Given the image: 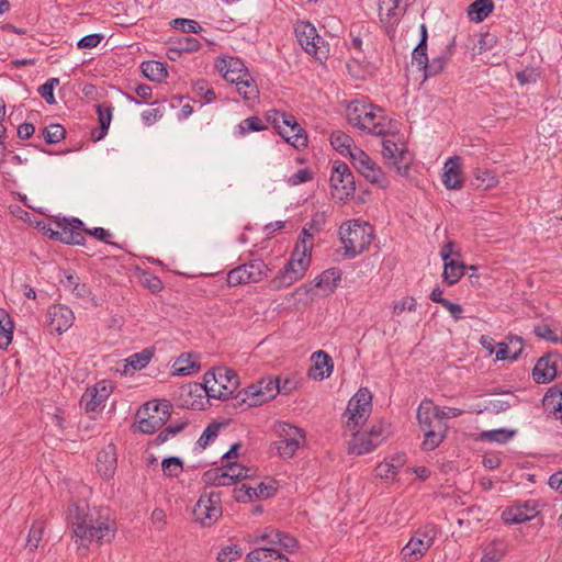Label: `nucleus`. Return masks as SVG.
Listing matches in <instances>:
<instances>
[{
    "mask_svg": "<svg viewBox=\"0 0 562 562\" xmlns=\"http://www.w3.org/2000/svg\"><path fill=\"white\" fill-rule=\"evenodd\" d=\"M170 416V404L167 401L160 403H146L138 411L137 429L143 434H154L159 430Z\"/></svg>",
    "mask_w": 562,
    "mask_h": 562,
    "instance_id": "nucleus-12",
    "label": "nucleus"
},
{
    "mask_svg": "<svg viewBox=\"0 0 562 562\" xmlns=\"http://www.w3.org/2000/svg\"><path fill=\"white\" fill-rule=\"evenodd\" d=\"M562 371V355L549 352L542 356L532 370L535 382L544 384L551 382Z\"/></svg>",
    "mask_w": 562,
    "mask_h": 562,
    "instance_id": "nucleus-17",
    "label": "nucleus"
},
{
    "mask_svg": "<svg viewBox=\"0 0 562 562\" xmlns=\"http://www.w3.org/2000/svg\"><path fill=\"white\" fill-rule=\"evenodd\" d=\"M442 429V425H437L432 428H425V439L422 443V449L425 451H431L436 449L445 438Z\"/></svg>",
    "mask_w": 562,
    "mask_h": 562,
    "instance_id": "nucleus-41",
    "label": "nucleus"
},
{
    "mask_svg": "<svg viewBox=\"0 0 562 562\" xmlns=\"http://www.w3.org/2000/svg\"><path fill=\"white\" fill-rule=\"evenodd\" d=\"M14 324L11 316L0 308V349L7 350L13 339Z\"/></svg>",
    "mask_w": 562,
    "mask_h": 562,
    "instance_id": "nucleus-35",
    "label": "nucleus"
},
{
    "mask_svg": "<svg viewBox=\"0 0 562 562\" xmlns=\"http://www.w3.org/2000/svg\"><path fill=\"white\" fill-rule=\"evenodd\" d=\"M203 380L206 387V396L226 400L237 390L239 384L237 373L229 368H216L207 371Z\"/></svg>",
    "mask_w": 562,
    "mask_h": 562,
    "instance_id": "nucleus-8",
    "label": "nucleus"
},
{
    "mask_svg": "<svg viewBox=\"0 0 562 562\" xmlns=\"http://www.w3.org/2000/svg\"><path fill=\"white\" fill-rule=\"evenodd\" d=\"M172 29L181 31L187 34H199L203 31V27L191 19L177 18L170 22Z\"/></svg>",
    "mask_w": 562,
    "mask_h": 562,
    "instance_id": "nucleus-48",
    "label": "nucleus"
},
{
    "mask_svg": "<svg viewBox=\"0 0 562 562\" xmlns=\"http://www.w3.org/2000/svg\"><path fill=\"white\" fill-rule=\"evenodd\" d=\"M140 68L143 75L151 81L160 82L168 76L166 65L158 60L143 61Z\"/></svg>",
    "mask_w": 562,
    "mask_h": 562,
    "instance_id": "nucleus-36",
    "label": "nucleus"
},
{
    "mask_svg": "<svg viewBox=\"0 0 562 562\" xmlns=\"http://www.w3.org/2000/svg\"><path fill=\"white\" fill-rule=\"evenodd\" d=\"M330 144L337 153L345 157H349L351 162L353 161V155L357 154L356 151H363L361 148L355 146V142L351 136L341 131L331 133Z\"/></svg>",
    "mask_w": 562,
    "mask_h": 562,
    "instance_id": "nucleus-25",
    "label": "nucleus"
},
{
    "mask_svg": "<svg viewBox=\"0 0 562 562\" xmlns=\"http://www.w3.org/2000/svg\"><path fill=\"white\" fill-rule=\"evenodd\" d=\"M372 411V394L367 387H360L349 400L345 415L350 431H357L369 418Z\"/></svg>",
    "mask_w": 562,
    "mask_h": 562,
    "instance_id": "nucleus-11",
    "label": "nucleus"
},
{
    "mask_svg": "<svg viewBox=\"0 0 562 562\" xmlns=\"http://www.w3.org/2000/svg\"><path fill=\"white\" fill-rule=\"evenodd\" d=\"M278 385H279V382L276 379H272V378H266V379H261L260 381H258V387L260 389V393H261V397L260 398H256V401H250L249 402V406H258V405H261L272 398L276 397V395L278 394Z\"/></svg>",
    "mask_w": 562,
    "mask_h": 562,
    "instance_id": "nucleus-31",
    "label": "nucleus"
},
{
    "mask_svg": "<svg viewBox=\"0 0 562 562\" xmlns=\"http://www.w3.org/2000/svg\"><path fill=\"white\" fill-rule=\"evenodd\" d=\"M382 145V154L385 159L391 160L396 166L404 159V155L406 154L404 143L385 138L383 139Z\"/></svg>",
    "mask_w": 562,
    "mask_h": 562,
    "instance_id": "nucleus-33",
    "label": "nucleus"
},
{
    "mask_svg": "<svg viewBox=\"0 0 562 562\" xmlns=\"http://www.w3.org/2000/svg\"><path fill=\"white\" fill-rule=\"evenodd\" d=\"M349 124L359 131L375 136L386 137L397 131L396 124L385 111L366 100H352L347 106Z\"/></svg>",
    "mask_w": 562,
    "mask_h": 562,
    "instance_id": "nucleus-2",
    "label": "nucleus"
},
{
    "mask_svg": "<svg viewBox=\"0 0 562 562\" xmlns=\"http://www.w3.org/2000/svg\"><path fill=\"white\" fill-rule=\"evenodd\" d=\"M203 479L205 483L214 486H231L235 484L223 467L206 471Z\"/></svg>",
    "mask_w": 562,
    "mask_h": 562,
    "instance_id": "nucleus-40",
    "label": "nucleus"
},
{
    "mask_svg": "<svg viewBox=\"0 0 562 562\" xmlns=\"http://www.w3.org/2000/svg\"><path fill=\"white\" fill-rule=\"evenodd\" d=\"M339 237L344 245V257L352 259L369 248L374 238V229L368 222L352 220L339 227Z\"/></svg>",
    "mask_w": 562,
    "mask_h": 562,
    "instance_id": "nucleus-4",
    "label": "nucleus"
},
{
    "mask_svg": "<svg viewBox=\"0 0 562 562\" xmlns=\"http://www.w3.org/2000/svg\"><path fill=\"white\" fill-rule=\"evenodd\" d=\"M217 70L223 75L225 80L236 85L244 79V74H248L243 60L237 57L227 56L216 61Z\"/></svg>",
    "mask_w": 562,
    "mask_h": 562,
    "instance_id": "nucleus-20",
    "label": "nucleus"
},
{
    "mask_svg": "<svg viewBox=\"0 0 562 562\" xmlns=\"http://www.w3.org/2000/svg\"><path fill=\"white\" fill-rule=\"evenodd\" d=\"M295 36L301 47L317 60L327 59L329 45L318 35L316 27L307 21H299L294 25Z\"/></svg>",
    "mask_w": 562,
    "mask_h": 562,
    "instance_id": "nucleus-10",
    "label": "nucleus"
},
{
    "mask_svg": "<svg viewBox=\"0 0 562 562\" xmlns=\"http://www.w3.org/2000/svg\"><path fill=\"white\" fill-rule=\"evenodd\" d=\"M260 389L258 387V382L250 384L246 389H243L239 391L236 395V398H240L243 403H247L249 405L250 401H256V398H260L261 393Z\"/></svg>",
    "mask_w": 562,
    "mask_h": 562,
    "instance_id": "nucleus-61",
    "label": "nucleus"
},
{
    "mask_svg": "<svg viewBox=\"0 0 562 562\" xmlns=\"http://www.w3.org/2000/svg\"><path fill=\"white\" fill-rule=\"evenodd\" d=\"M268 267L261 259L240 265L227 273L228 286L260 282L267 277Z\"/></svg>",
    "mask_w": 562,
    "mask_h": 562,
    "instance_id": "nucleus-14",
    "label": "nucleus"
},
{
    "mask_svg": "<svg viewBox=\"0 0 562 562\" xmlns=\"http://www.w3.org/2000/svg\"><path fill=\"white\" fill-rule=\"evenodd\" d=\"M44 529L45 521L43 520L37 519L32 524L26 539V547L30 551H35L38 548L43 538Z\"/></svg>",
    "mask_w": 562,
    "mask_h": 562,
    "instance_id": "nucleus-45",
    "label": "nucleus"
},
{
    "mask_svg": "<svg viewBox=\"0 0 562 562\" xmlns=\"http://www.w3.org/2000/svg\"><path fill=\"white\" fill-rule=\"evenodd\" d=\"M113 391L110 381L101 380L93 386L88 387L81 396L80 405L86 412H95L109 398Z\"/></svg>",
    "mask_w": 562,
    "mask_h": 562,
    "instance_id": "nucleus-18",
    "label": "nucleus"
},
{
    "mask_svg": "<svg viewBox=\"0 0 562 562\" xmlns=\"http://www.w3.org/2000/svg\"><path fill=\"white\" fill-rule=\"evenodd\" d=\"M74 319L72 311L65 305L55 304L47 310L46 322L50 331H55L59 335L65 333L72 326Z\"/></svg>",
    "mask_w": 562,
    "mask_h": 562,
    "instance_id": "nucleus-19",
    "label": "nucleus"
},
{
    "mask_svg": "<svg viewBox=\"0 0 562 562\" xmlns=\"http://www.w3.org/2000/svg\"><path fill=\"white\" fill-rule=\"evenodd\" d=\"M247 562H290L288 557L276 547H258L251 550L247 557Z\"/></svg>",
    "mask_w": 562,
    "mask_h": 562,
    "instance_id": "nucleus-26",
    "label": "nucleus"
},
{
    "mask_svg": "<svg viewBox=\"0 0 562 562\" xmlns=\"http://www.w3.org/2000/svg\"><path fill=\"white\" fill-rule=\"evenodd\" d=\"M268 120L288 144L296 149L307 147V134L292 114L272 110L268 114Z\"/></svg>",
    "mask_w": 562,
    "mask_h": 562,
    "instance_id": "nucleus-7",
    "label": "nucleus"
},
{
    "mask_svg": "<svg viewBox=\"0 0 562 562\" xmlns=\"http://www.w3.org/2000/svg\"><path fill=\"white\" fill-rule=\"evenodd\" d=\"M194 91L205 104H210L215 101L216 94L212 88H209L204 81H199L194 85Z\"/></svg>",
    "mask_w": 562,
    "mask_h": 562,
    "instance_id": "nucleus-60",
    "label": "nucleus"
},
{
    "mask_svg": "<svg viewBox=\"0 0 562 562\" xmlns=\"http://www.w3.org/2000/svg\"><path fill=\"white\" fill-rule=\"evenodd\" d=\"M193 516L201 526H212L222 516L220 493L202 494L193 508Z\"/></svg>",
    "mask_w": 562,
    "mask_h": 562,
    "instance_id": "nucleus-15",
    "label": "nucleus"
},
{
    "mask_svg": "<svg viewBox=\"0 0 562 562\" xmlns=\"http://www.w3.org/2000/svg\"><path fill=\"white\" fill-rule=\"evenodd\" d=\"M223 468L228 473V476L233 480L234 483L244 479H248L252 475V470L250 468H246L237 462H227L225 465H223Z\"/></svg>",
    "mask_w": 562,
    "mask_h": 562,
    "instance_id": "nucleus-49",
    "label": "nucleus"
},
{
    "mask_svg": "<svg viewBox=\"0 0 562 562\" xmlns=\"http://www.w3.org/2000/svg\"><path fill=\"white\" fill-rule=\"evenodd\" d=\"M404 12L405 7L401 4V0H379V16L386 25H394Z\"/></svg>",
    "mask_w": 562,
    "mask_h": 562,
    "instance_id": "nucleus-24",
    "label": "nucleus"
},
{
    "mask_svg": "<svg viewBox=\"0 0 562 562\" xmlns=\"http://www.w3.org/2000/svg\"><path fill=\"white\" fill-rule=\"evenodd\" d=\"M277 546L288 552H293L297 548L299 542L293 536L280 530V536L277 537L276 541V547Z\"/></svg>",
    "mask_w": 562,
    "mask_h": 562,
    "instance_id": "nucleus-64",
    "label": "nucleus"
},
{
    "mask_svg": "<svg viewBox=\"0 0 562 562\" xmlns=\"http://www.w3.org/2000/svg\"><path fill=\"white\" fill-rule=\"evenodd\" d=\"M494 4L491 0H475L468 10V14L474 22H482L492 13Z\"/></svg>",
    "mask_w": 562,
    "mask_h": 562,
    "instance_id": "nucleus-39",
    "label": "nucleus"
},
{
    "mask_svg": "<svg viewBox=\"0 0 562 562\" xmlns=\"http://www.w3.org/2000/svg\"><path fill=\"white\" fill-rule=\"evenodd\" d=\"M542 406L548 415L562 419V386H552L542 398Z\"/></svg>",
    "mask_w": 562,
    "mask_h": 562,
    "instance_id": "nucleus-28",
    "label": "nucleus"
},
{
    "mask_svg": "<svg viewBox=\"0 0 562 562\" xmlns=\"http://www.w3.org/2000/svg\"><path fill=\"white\" fill-rule=\"evenodd\" d=\"M67 522L71 528V538L83 548H87L92 540L109 542L116 529L109 509L91 512L85 501L69 505Z\"/></svg>",
    "mask_w": 562,
    "mask_h": 562,
    "instance_id": "nucleus-1",
    "label": "nucleus"
},
{
    "mask_svg": "<svg viewBox=\"0 0 562 562\" xmlns=\"http://www.w3.org/2000/svg\"><path fill=\"white\" fill-rule=\"evenodd\" d=\"M436 406H434L431 400H424L419 404V407L417 409V419H418L419 425H420L423 430L425 428H432V427H435L432 425V416H434V408Z\"/></svg>",
    "mask_w": 562,
    "mask_h": 562,
    "instance_id": "nucleus-43",
    "label": "nucleus"
},
{
    "mask_svg": "<svg viewBox=\"0 0 562 562\" xmlns=\"http://www.w3.org/2000/svg\"><path fill=\"white\" fill-rule=\"evenodd\" d=\"M447 64V57L441 54L428 60L426 68L423 69L424 79H428L441 72Z\"/></svg>",
    "mask_w": 562,
    "mask_h": 562,
    "instance_id": "nucleus-52",
    "label": "nucleus"
},
{
    "mask_svg": "<svg viewBox=\"0 0 562 562\" xmlns=\"http://www.w3.org/2000/svg\"><path fill=\"white\" fill-rule=\"evenodd\" d=\"M331 196L338 201L351 198L356 191L355 176L347 164L336 161L330 173Z\"/></svg>",
    "mask_w": 562,
    "mask_h": 562,
    "instance_id": "nucleus-13",
    "label": "nucleus"
},
{
    "mask_svg": "<svg viewBox=\"0 0 562 562\" xmlns=\"http://www.w3.org/2000/svg\"><path fill=\"white\" fill-rule=\"evenodd\" d=\"M243 76L244 79L235 85L236 91L245 101L252 102L258 100L259 89L255 79L249 72Z\"/></svg>",
    "mask_w": 562,
    "mask_h": 562,
    "instance_id": "nucleus-32",
    "label": "nucleus"
},
{
    "mask_svg": "<svg viewBox=\"0 0 562 562\" xmlns=\"http://www.w3.org/2000/svg\"><path fill=\"white\" fill-rule=\"evenodd\" d=\"M313 179V173L308 168H303L286 178L289 186L295 187L302 183H306Z\"/></svg>",
    "mask_w": 562,
    "mask_h": 562,
    "instance_id": "nucleus-62",
    "label": "nucleus"
},
{
    "mask_svg": "<svg viewBox=\"0 0 562 562\" xmlns=\"http://www.w3.org/2000/svg\"><path fill=\"white\" fill-rule=\"evenodd\" d=\"M221 429V424L218 423H212L210 424L202 435L200 436L198 440V445L200 448L205 449L209 442L213 439H215L218 435V431Z\"/></svg>",
    "mask_w": 562,
    "mask_h": 562,
    "instance_id": "nucleus-58",
    "label": "nucleus"
},
{
    "mask_svg": "<svg viewBox=\"0 0 562 562\" xmlns=\"http://www.w3.org/2000/svg\"><path fill=\"white\" fill-rule=\"evenodd\" d=\"M312 360L314 361V364L310 369L311 376L314 379L323 380L331 374L334 363L333 359L327 352L323 350L315 351L312 355Z\"/></svg>",
    "mask_w": 562,
    "mask_h": 562,
    "instance_id": "nucleus-27",
    "label": "nucleus"
},
{
    "mask_svg": "<svg viewBox=\"0 0 562 562\" xmlns=\"http://www.w3.org/2000/svg\"><path fill=\"white\" fill-rule=\"evenodd\" d=\"M44 139L48 144L59 143L65 138L66 131L60 124H50L44 130Z\"/></svg>",
    "mask_w": 562,
    "mask_h": 562,
    "instance_id": "nucleus-56",
    "label": "nucleus"
},
{
    "mask_svg": "<svg viewBox=\"0 0 562 562\" xmlns=\"http://www.w3.org/2000/svg\"><path fill=\"white\" fill-rule=\"evenodd\" d=\"M312 243H306L300 238L294 248V256L300 255V259H290L284 268L271 280V285L280 290L288 288L305 276L311 265Z\"/></svg>",
    "mask_w": 562,
    "mask_h": 562,
    "instance_id": "nucleus-5",
    "label": "nucleus"
},
{
    "mask_svg": "<svg viewBox=\"0 0 562 562\" xmlns=\"http://www.w3.org/2000/svg\"><path fill=\"white\" fill-rule=\"evenodd\" d=\"M278 439L274 441L278 456L282 459H291L296 451L306 442L305 432L302 428L285 422H279L274 426Z\"/></svg>",
    "mask_w": 562,
    "mask_h": 562,
    "instance_id": "nucleus-9",
    "label": "nucleus"
},
{
    "mask_svg": "<svg viewBox=\"0 0 562 562\" xmlns=\"http://www.w3.org/2000/svg\"><path fill=\"white\" fill-rule=\"evenodd\" d=\"M439 533L440 528L434 522H427L418 527L401 550L402 561L417 562L423 559L432 547Z\"/></svg>",
    "mask_w": 562,
    "mask_h": 562,
    "instance_id": "nucleus-6",
    "label": "nucleus"
},
{
    "mask_svg": "<svg viewBox=\"0 0 562 562\" xmlns=\"http://www.w3.org/2000/svg\"><path fill=\"white\" fill-rule=\"evenodd\" d=\"M201 47V43L198 38L186 35L180 36L176 40L169 42V52L170 54H182V53H192L199 50Z\"/></svg>",
    "mask_w": 562,
    "mask_h": 562,
    "instance_id": "nucleus-34",
    "label": "nucleus"
},
{
    "mask_svg": "<svg viewBox=\"0 0 562 562\" xmlns=\"http://www.w3.org/2000/svg\"><path fill=\"white\" fill-rule=\"evenodd\" d=\"M352 166L372 184L379 189H386L390 181L381 167L366 153L356 151Z\"/></svg>",
    "mask_w": 562,
    "mask_h": 562,
    "instance_id": "nucleus-16",
    "label": "nucleus"
},
{
    "mask_svg": "<svg viewBox=\"0 0 562 562\" xmlns=\"http://www.w3.org/2000/svg\"><path fill=\"white\" fill-rule=\"evenodd\" d=\"M355 436L353 440L350 442V451L358 456H362L374 450L379 445L372 437L368 435V432L359 435V429L357 431H351Z\"/></svg>",
    "mask_w": 562,
    "mask_h": 562,
    "instance_id": "nucleus-30",
    "label": "nucleus"
},
{
    "mask_svg": "<svg viewBox=\"0 0 562 562\" xmlns=\"http://www.w3.org/2000/svg\"><path fill=\"white\" fill-rule=\"evenodd\" d=\"M187 426V422H181L175 425H170L162 429L156 437V443L161 445L166 442L171 436H176Z\"/></svg>",
    "mask_w": 562,
    "mask_h": 562,
    "instance_id": "nucleus-59",
    "label": "nucleus"
},
{
    "mask_svg": "<svg viewBox=\"0 0 562 562\" xmlns=\"http://www.w3.org/2000/svg\"><path fill=\"white\" fill-rule=\"evenodd\" d=\"M151 357L153 351L149 349H144L140 352L133 353L125 360L126 364L124 366L125 369L123 372L127 373L128 368H131L133 371L144 369L151 360Z\"/></svg>",
    "mask_w": 562,
    "mask_h": 562,
    "instance_id": "nucleus-42",
    "label": "nucleus"
},
{
    "mask_svg": "<svg viewBox=\"0 0 562 562\" xmlns=\"http://www.w3.org/2000/svg\"><path fill=\"white\" fill-rule=\"evenodd\" d=\"M539 514L536 502L529 501L524 504H518L513 507L506 508L502 518L507 524H522L530 521Z\"/></svg>",
    "mask_w": 562,
    "mask_h": 562,
    "instance_id": "nucleus-21",
    "label": "nucleus"
},
{
    "mask_svg": "<svg viewBox=\"0 0 562 562\" xmlns=\"http://www.w3.org/2000/svg\"><path fill=\"white\" fill-rule=\"evenodd\" d=\"M266 130V126L261 119L257 116H250L243 120L236 127V134L239 136H245L250 132H261Z\"/></svg>",
    "mask_w": 562,
    "mask_h": 562,
    "instance_id": "nucleus-47",
    "label": "nucleus"
},
{
    "mask_svg": "<svg viewBox=\"0 0 562 562\" xmlns=\"http://www.w3.org/2000/svg\"><path fill=\"white\" fill-rule=\"evenodd\" d=\"M474 179L476 187L484 190L494 188L498 183L496 175L487 169H475Z\"/></svg>",
    "mask_w": 562,
    "mask_h": 562,
    "instance_id": "nucleus-46",
    "label": "nucleus"
},
{
    "mask_svg": "<svg viewBox=\"0 0 562 562\" xmlns=\"http://www.w3.org/2000/svg\"><path fill=\"white\" fill-rule=\"evenodd\" d=\"M465 265L459 260H448L443 265L442 278L448 285H453L464 276Z\"/></svg>",
    "mask_w": 562,
    "mask_h": 562,
    "instance_id": "nucleus-37",
    "label": "nucleus"
},
{
    "mask_svg": "<svg viewBox=\"0 0 562 562\" xmlns=\"http://www.w3.org/2000/svg\"><path fill=\"white\" fill-rule=\"evenodd\" d=\"M97 471L105 480L113 477L117 468V453L114 443L110 442L97 456Z\"/></svg>",
    "mask_w": 562,
    "mask_h": 562,
    "instance_id": "nucleus-22",
    "label": "nucleus"
},
{
    "mask_svg": "<svg viewBox=\"0 0 562 562\" xmlns=\"http://www.w3.org/2000/svg\"><path fill=\"white\" fill-rule=\"evenodd\" d=\"M412 59L418 70L423 71L429 60L427 55V44L425 45L424 42H418L412 53Z\"/></svg>",
    "mask_w": 562,
    "mask_h": 562,
    "instance_id": "nucleus-54",
    "label": "nucleus"
},
{
    "mask_svg": "<svg viewBox=\"0 0 562 562\" xmlns=\"http://www.w3.org/2000/svg\"><path fill=\"white\" fill-rule=\"evenodd\" d=\"M59 85L58 78H50L45 83L38 87L37 91L40 95L46 101L47 104H55L54 89Z\"/></svg>",
    "mask_w": 562,
    "mask_h": 562,
    "instance_id": "nucleus-55",
    "label": "nucleus"
},
{
    "mask_svg": "<svg viewBox=\"0 0 562 562\" xmlns=\"http://www.w3.org/2000/svg\"><path fill=\"white\" fill-rule=\"evenodd\" d=\"M341 280V271L337 268H330L323 271L313 280L316 289H322L327 293H333Z\"/></svg>",
    "mask_w": 562,
    "mask_h": 562,
    "instance_id": "nucleus-29",
    "label": "nucleus"
},
{
    "mask_svg": "<svg viewBox=\"0 0 562 562\" xmlns=\"http://www.w3.org/2000/svg\"><path fill=\"white\" fill-rule=\"evenodd\" d=\"M442 182L449 190H459L463 186L460 157H449L442 168Z\"/></svg>",
    "mask_w": 562,
    "mask_h": 562,
    "instance_id": "nucleus-23",
    "label": "nucleus"
},
{
    "mask_svg": "<svg viewBox=\"0 0 562 562\" xmlns=\"http://www.w3.org/2000/svg\"><path fill=\"white\" fill-rule=\"evenodd\" d=\"M98 116L100 122V133L98 136L93 134V138L95 140H100L106 135L112 120V109L110 106L99 105Z\"/></svg>",
    "mask_w": 562,
    "mask_h": 562,
    "instance_id": "nucleus-50",
    "label": "nucleus"
},
{
    "mask_svg": "<svg viewBox=\"0 0 562 562\" xmlns=\"http://www.w3.org/2000/svg\"><path fill=\"white\" fill-rule=\"evenodd\" d=\"M243 552L237 544H231L222 548L217 553L218 562H234L241 557Z\"/></svg>",
    "mask_w": 562,
    "mask_h": 562,
    "instance_id": "nucleus-57",
    "label": "nucleus"
},
{
    "mask_svg": "<svg viewBox=\"0 0 562 562\" xmlns=\"http://www.w3.org/2000/svg\"><path fill=\"white\" fill-rule=\"evenodd\" d=\"M509 344L517 342L518 348L516 350H512L510 346L506 342H499L497 344L498 350L496 351V358L498 360H516L520 353L522 352L524 348V340L519 336H510L508 337Z\"/></svg>",
    "mask_w": 562,
    "mask_h": 562,
    "instance_id": "nucleus-38",
    "label": "nucleus"
},
{
    "mask_svg": "<svg viewBox=\"0 0 562 562\" xmlns=\"http://www.w3.org/2000/svg\"><path fill=\"white\" fill-rule=\"evenodd\" d=\"M162 471L166 476L177 477L183 471V462L178 457L165 458L161 462Z\"/></svg>",
    "mask_w": 562,
    "mask_h": 562,
    "instance_id": "nucleus-51",
    "label": "nucleus"
},
{
    "mask_svg": "<svg viewBox=\"0 0 562 562\" xmlns=\"http://www.w3.org/2000/svg\"><path fill=\"white\" fill-rule=\"evenodd\" d=\"M173 368L179 375H189L196 371L200 366L190 353H182L175 362Z\"/></svg>",
    "mask_w": 562,
    "mask_h": 562,
    "instance_id": "nucleus-44",
    "label": "nucleus"
},
{
    "mask_svg": "<svg viewBox=\"0 0 562 562\" xmlns=\"http://www.w3.org/2000/svg\"><path fill=\"white\" fill-rule=\"evenodd\" d=\"M462 409L456 407H439L434 408V417L438 419V425H441V420L446 418H456L461 416Z\"/></svg>",
    "mask_w": 562,
    "mask_h": 562,
    "instance_id": "nucleus-63",
    "label": "nucleus"
},
{
    "mask_svg": "<svg viewBox=\"0 0 562 562\" xmlns=\"http://www.w3.org/2000/svg\"><path fill=\"white\" fill-rule=\"evenodd\" d=\"M41 213H21L20 218L29 222L30 225H35L38 229L43 231L50 239L57 240L67 245L83 246L86 244L85 236L77 232L83 227V222L77 217H63L55 221L56 228H52L44 220H37Z\"/></svg>",
    "mask_w": 562,
    "mask_h": 562,
    "instance_id": "nucleus-3",
    "label": "nucleus"
},
{
    "mask_svg": "<svg viewBox=\"0 0 562 562\" xmlns=\"http://www.w3.org/2000/svg\"><path fill=\"white\" fill-rule=\"evenodd\" d=\"M390 424L385 422H378L376 424L372 425V427L368 431V435L372 437L374 441L378 442L379 446L390 436Z\"/></svg>",
    "mask_w": 562,
    "mask_h": 562,
    "instance_id": "nucleus-53",
    "label": "nucleus"
}]
</instances>
